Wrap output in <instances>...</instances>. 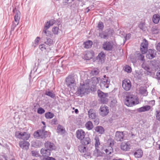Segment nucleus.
Listing matches in <instances>:
<instances>
[{
	"label": "nucleus",
	"mask_w": 160,
	"mask_h": 160,
	"mask_svg": "<svg viewBox=\"0 0 160 160\" xmlns=\"http://www.w3.org/2000/svg\"><path fill=\"white\" fill-rule=\"evenodd\" d=\"M94 56V52L92 51H88L86 53L84 58L87 60H89L92 58Z\"/></svg>",
	"instance_id": "nucleus-24"
},
{
	"label": "nucleus",
	"mask_w": 160,
	"mask_h": 160,
	"mask_svg": "<svg viewBox=\"0 0 160 160\" xmlns=\"http://www.w3.org/2000/svg\"><path fill=\"white\" fill-rule=\"evenodd\" d=\"M54 116V114L50 112H48L45 114V117L48 119L52 118Z\"/></svg>",
	"instance_id": "nucleus-42"
},
{
	"label": "nucleus",
	"mask_w": 160,
	"mask_h": 160,
	"mask_svg": "<svg viewBox=\"0 0 160 160\" xmlns=\"http://www.w3.org/2000/svg\"><path fill=\"white\" fill-rule=\"evenodd\" d=\"M139 93L143 96H146L147 95V92L146 88L143 87H141L139 88Z\"/></svg>",
	"instance_id": "nucleus-32"
},
{
	"label": "nucleus",
	"mask_w": 160,
	"mask_h": 160,
	"mask_svg": "<svg viewBox=\"0 0 160 160\" xmlns=\"http://www.w3.org/2000/svg\"><path fill=\"white\" fill-rule=\"evenodd\" d=\"M99 148H97L95 149L93 152V155L96 157H99L102 156L103 154V153L101 152L99 150Z\"/></svg>",
	"instance_id": "nucleus-26"
},
{
	"label": "nucleus",
	"mask_w": 160,
	"mask_h": 160,
	"mask_svg": "<svg viewBox=\"0 0 160 160\" xmlns=\"http://www.w3.org/2000/svg\"><path fill=\"white\" fill-rule=\"evenodd\" d=\"M112 102H113L115 104L117 103V101L115 100H114L113 101H112Z\"/></svg>",
	"instance_id": "nucleus-64"
},
{
	"label": "nucleus",
	"mask_w": 160,
	"mask_h": 160,
	"mask_svg": "<svg viewBox=\"0 0 160 160\" xmlns=\"http://www.w3.org/2000/svg\"><path fill=\"white\" fill-rule=\"evenodd\" d=\"M45 94L52 98H54L55 96V94L52 91H47L45 92Z\"/></svg>",
	"instance_id": "nucleus-36"
},
{
	"label": "nucleus",
	"mask_w": 160,
	"mask_h": 160,
	"mask_svg": "<svg viewBox=\"0 0 160 160\" xmlns=\"http://www.w3.org/2000/svg\"><path fill=\"white\" fill-rule=\"evenodd\" d=\"M138 103L137 98L134 95H130L127 97L125 103L128 106L132 107Z\"/></svg>",
	"instance_id": "nucleus-3"
},
{
	"label": "nucleus",
	"mask_w": 160,
	"mask_h": 160,
	"mask_svg": "<svg viewBox=\"0 0 160 160\" xmlns=\"http://www.w3.org/2000/svg\"><path fill=\"white\" fill-rule=\"evenodd\" d=\"M159 31V29L157 26L153 27L152 28V32L153 34H158Z\"/></svg>",
	"instance_id": "nucleus-41"
},
{
	"label": "nucleus",
	"mask_w": 160,
	"mask_h": 160,
	"mask_svg": "<svg viewBox=\"0 0 160 160\" xmlns=\"http://www.w3.org/2000/svg\"><path fill=\"white\" fill-rule=\"evenodd\" d=\"M66 3H68V2H72L74 0H66Z\"/></svg>",
	"instance_id": "nucleus-60"
},
{
	"label": "nucleus",
	"mask_w": 160,
	"mask_h": 160,
	"mask_svg": "<svg viewBox=\"0 0 160 160\" xmlns=\"http://www.w3.org/2000/svg\"><path fill=\"white\" fill-rule=\"evenodd\" d=\"M131 37V34L130 33H128L126 35L125 37V40H124V43H125L126 41L128 39H129Z\"/></svg>",
	"instance_id": "nucleus-54"
},
{
	"label": "nucleus",
	"mask_w": 160,
	"mask_h": 160,
	"mask_svg": "<svg viewBox=\"0 0 160 160\" xmlns=\"http://www.w3.org/2000/svg\"><path fill=\"white\" fill-rule=\"evenodd\" d=\"M55 22V20L53 19H52L48 22L45 26V28L48 29L50 26H52Z\"/></svg>",
	"instance_id": "nucleus-27"
},
{
	"label": "nucleus",
	"mask_w": 160,
	"mask_h": 160,
	"mask_svg": "<svg viewBox=\"0 0 160 160\" xmlns=\"http://www.w3.org/2000/svg\"><path fill=\"white\" fill-rule=\"evenodd\" d=\"M126 133L124 131H117L115 133V139L117 141H122L127 139Z\"/></svg>",
	"instance_id": "nucleus-6"
},
{
	"label": "nucleus",
	"mask_w": 160,
	"mask_h": 160,
	"mask_svg": "<svg viewBox=\"0 0 160 160\" xmlns=\"http://www.w3.org/2000/svg\"><path fill=\"white\" fill-rule=\"evenodd\" d=\"M88 117L91 120H94L97 117L95 111L93 109H90L88 111Z\"/></svg>",
	"instance_id": "nucleus-18"
},
{
	"label": "nucleus",
	"mask_w": 160,
	"mask_h": 160,
	"mask_svg": "<svg viewBox=\"0 0 160 160\" xmlns=\"http://www.w3.org/2000/svg\"><path fill=\"white\" fill-rule=\"evenodd\" d=\"M143 54L140 53L138 52H135V55L137 59L142 61H145L144 56Z\"/></svg>",
	"instance_id": "nucleus-25"
},
{
	"label": "nucleus",
	"mask_w": 160,
	"mask_h": 160,
	"mask_svg": "<svg viewBox=\"0 0 160 160\" xmlns=\"http://www.w3.org/2000/svg\"><path fill=\"white\" fill-rule=\"evenodd\" d=\"M94 140L95 141V148L96 149H97V148H99V146L100 145V143L98 137H96L94 139Z\"/></svg>",
	"instance_id": "nucleus-35"
},
{
	"label": "nucleus",
	"mask_w": 160,
	"mask_h": 160,
	"mask_svg": "<svg viewBox=\"0 0 160 160\" xmlns=\"http://www.w3.org/2000/svg\"><path fill=\"white\" fill-rule=\"evenodd\" d=\"M57 121L56 119H52L51 122V123L52 124H56L57 123Z\"/></svg>",
	"instance_id": "nucleus-57"
},
{
	"label": "nucleus",
	"mask_w": 160,
	"mask_h": 160,
	"mask_svg": "<svg viewBox=\"0 0 160 160\" xmlns=\"http://www.w3.org/2000/svg\"><path fill=\"white\" fill-rule=\"evenodd\" d=\"M149 104L152 105V106L155 104V101L154 100H151L149 101Z\"/></svg>",
	"instance_id": "nucleus-59"
},
{
	"label": "nucleus",
	"mask_w": 160,
	"mask_h": 160,
	"mask_svg": "<svg viewBox=\"0 0 160 160\" xmlns=\"http://www.w3.org/2000/svg\"><path fill=\"white\" fill-rule=\"evenodd\" d=\"M99 36L101 38L106 39L107 38L108 35V34L105 32H102L99 33Z\"/></svg>",
	"instance_id": "nucleus-43"
},
{
	"label": "nucleus",
	"mask_w": 160,
	"mask_h": 160,
	"mask_svg": "<svg viewBox=\"0 0 160 160\" xmlns=\"http://www.w3.org/2000/svg\"><path fill=\"white\" fill-rule=\"evenodd\" d=\"M40 39L39 37H38L35 40L34 42L32 43V45L34 47H35L37 46L39 43V42Z\"/></svg>",
	"instance_id": "nucleus-45"
},
{
	"label": "nucleus",
	"mask_w": 160,
	"mask_h": 160,
	"mask_svg": "<svg viewBox=\"0 0 160 160\" xmlns=\"http://www.w3.org/2000/svg\"><path fill=\"white\" fill-rule=\"evenodd\" d=\"M156 76V78L158 80H160V70L158 71V72H157Z\"/></svg>",
	"instance_id": "nucleus-55"
},
{
	"label": "nucleus",
	"mask_w": 160,
	"mask_h": 160,
	"mask_svg": "<svg viewBox=\"0 0 160 160\" xmlns=\"http://www.w3.org/2000/svg\"><path fill=\"white\" fill-rule=\"evenodd\" d=\"M105 55L104 52H101L99 53L98 56V59L99 62L101 63H103L105 60Z\"/></svg>",
	"instance_id": "nucleus-23"
},
{
	"label": "nucleus",
	"mask_w": 160,
	"mask_h": 160,
	"mask_svg": "<svg viewBox=\"0 0 160 160\" xmlns=\"http://www.w3.org/2000/svg\"><path fill=\"white\" fill-rule=\"evenodd\" d=\"M139 27L142 30H145V23L143 22H141L139 25Z\"/></svg>",
	"instance_id": "nucleus-46"
},
{
	"label": "nucleus",
	"mask_w": 160,
	"mask_h": 160,
	"mask_svg": "<svg viewBox=\"0 0 160 160\" xmlns=\"http://www.w3.org/2000/svg\"><path fill=\"white\" fill-rule=\"evenodd\" d=\"M57 132L60 134H62L64 133L65 130L62 126L59 125H58L57 127Z\"/></svg>",
	"instance_id": "nucleus-33"
},
{
	"label": "nucleus",
	"mask_w": 160,
	"mask_h": 160,
	"mask_svg": "<svg viewBox=\"0 0 160 160\" xmlns=\"http://www.w3.org/2000/svg\"><path fill=\"white\" fill-rule=\"evenodd\" d=\"M85 135V132L82 129H78L76 131V137L81 140L84 138Z\"/></svg>",
	"instance_id": "nucleus-17"
},
{
	"label": "nucleus",
	"mask_w": 160,
	"mask_h": 160,
	"mask_svg": "<svg viewBox=\"0 0 160 160\" xmlns=\"http://www.w3.org/2000/svg\"><path fill=\"white\" fill-rule=\"evenodd\" d=\"M32 156L36 157H38L39 156V152L38 151H34L32 152Z\"/></svg>",
	"instance_id": "nucleus-51"
},
{
	"label": "nucleus",
	"mask_w": 160,
	"mask_h": 160,
	"mask_svg": "<svg viewBox=\"0 0 160 160\" xmlns=\"http://www.w3.org/2000/svg\"><path fill=\"white\" fill-rule=\"evenodd\" d=\"M20 14L21 13L19 11H16L14 16V22L12 26L11 31H13L15 28L18 25L20 18Z\"/></svg>",
	"instance_id": "nucleus-9"
},
{
	"label": "nucleus",
	"mask_w": 160,
	"mask_h": 160,
	"mask_svg": "<svg viewBox=\"0 0 160 160\" xmlns=\"http://www.w3.org/2000/svg\"><path fill=\"white\" fill-rule=\"evenodd\" d=\"M47 47L44 44H42L39 45V48L42 51H43L46 49Z\"/></svg>",
	"instance_id": "nucleus-49"
},
{
	"label": "nucleus",
	"mask_w": 160,
	"mask_h": 160,
	"mask_svg": "<svg viewBox=\"0 0 160 160\" xmlns=\"http://www.w3.org/2000/svg\"><path fill=\"white\" fill-rule=\"evenodd\" d=\"M45 148L49 151H51L55 149V146L52 143L47 141L44 144Z\"/></svg>",
	"instance_id": "nucleus-20"
},
{
	"label": "nucleus",
	"mask_w": 160,
	"mask_h": 160,
	"mask_svg": "<svg viewBox=\"0 0 160 160\" xmlns=\"http://www.w3.org/2000/svg\"><path fill=\"white\" fill-rule=\"evenodd\" d=\"M122 87L125 90L129 91L131 87V84L130 80L127 79L123 80L122 82Z\"/></svg>",
	"instance_id": "nucleus-13"
},
{
	"label": "nucleus",
	"mask_w": 160,
	"mask_h": 160,
	"mask_svg": "<svg viewBox=\"0 0 160 160\" xmlns=\"http://www.w3.org/2000/svg\"><path fill=\"white\" fill-rule=\"evenodd\" d=\"M42 123L44 125V126L43 127V128H45L46 127V126H45V123L44 122H42Z\"/></svg>",
	"instance_id": "nucleus-63"
},
{
	"label": "nucleus",
	"mask_w": 160,
	"mask_h": 160,
	"mask_svg": "<svg viewBox=\"0 0 160 160\" xmlns=\"http://www.w3.org/2000/svg\"><path fill=\"white\" fill-rule=\"evenodd\" d=\"M130 147V144L129 142H123L121 143L120 145L121 149L125 151L129 150Z\"/></svg>",
	"instance_id": "nucleus-16"
},
{
	"label": "nucleus",
	"mask_w": 160,
	"mask_h": 160,
	"mask_svg": "<svg viewBox=\"0 0 160 160\" xmlns=\"http://www.w3.org/2000/svg\"><path fill=\"white\" fill-rule=\"evenodd\" d=\"M86 10V13H88L90 9H89L88 8H87Z\"/></svg>",
	"instance_id": "nucleus-62"
},
{
	"label": "nucleus",
	"mask_w": 160,
	"mask_h": 160,
	"mask_svg": "<svg viewBox=\"0 0 160 160\" xmlns=\"http://www.w3.org/2000/svg\"><path fill=\"white\" fill-rule=\"evenodd\" d=\"M15 136L17 138L24 140H27L30 138V134L27 132L18 131L15 132Z\"/></svg>",
	"instance_id": "nucleus-4"
},
{
	"label": "nucleus",
	"mask_w": 160,
	"mask_h": 160,
	"mask_svg": "<svg viewBox=\"0 0 160 160\" xmlns=\"http://www.w3.org/2000/svg\"><path fill=\"white\" fill-rule=\"evenodd\" d=\"M88 82V81L87 82H83L82 83H80V86L78 88L77 91L78 94L82 96L88 93L89 91V85Z\"/></svg>",
	"instance_id": "nucleus-2"
},
{
	"label": "nucleus",
	"mask_w": 160,
	"mask_h": 160,
	"mask_svg": "<svg viewBox=\"0 0 160 160\" xmlns=\"http://www.w3.org/2000/svg\"><path fill=\"white\" fill-rule=\"evenodd\" d=\"M96 132L99 134H102L104 132V129L101 126H98L94 128Z\"/></svg>",
	"instance_id": "nucleus-29"
},
{
	"label": "nucleus",
	"mask_w": 160,
	"mask_h": 160,
	"mask_svg": "<svg viewBox=\"0 0 160 160\" xmlns=\"http://www.w3.org/2000/svg\"><path fill=\"white\" fill-rule=\"evenodd\" d=\"M142 68L149 73L152 71H156L159 68V66L155 61H152L144 62L142 65Z\"/></svg>",
	"instance_id": "nucleus-1"
},
{
	"label": "nucleus",
	"mask_w": 160,
	"mask_h": 160,
	"mask_svg": "<svg viewBox=\"0 0 160 160\" xmlns=\"http://www.w3.org/2000/svg\"><path fill=\"white\" fill-rule=\"evenodd\" d=\"M66 83L71 89H74V87L76 85V82L71 75L69 76L66 79Z\"/></svg>",
	"instance_id": "nucleus-8"
},
{
	"label": "nucleus",
	"mask_w": 160,
	"mask_h": 160,
	"mask_svg": "<svg viewBox=\"0 0 160 160\" xmlns=\"http://www.w3.org/2000/svg\"><path fill=\"white\" fill-rule=\"evenodd\" d=\"M19 145L22 149L27 150L29 148V143L27 141H21L19 142Z\"/></svg>",
	"instance_id": "nucleus-19"
},
{
	"label": "nucleus",
	"mask_w": 160,
	"mask_h": 160,
	"mask_svg": "<svg viewBox=\"0 0 160 160\" xmlns=\"http://www.w3.org/2000/svg\"><path fill=\"white\" fill-rule=\"evenodd\" d=\"M100 114L102 117L107 116L109 113L108 107L105 105L102 106L100 108Z\"/></svg>",
	"instance_id": "nucleus-14"
},
{
	"label": "nucleus",
	"mask_w": 160,
	"mask_h": 160,
	"mask_svg": "<svg viewBox=\"0 0 160 160\" xmlns=\"http://www.w3.org/2000/svg\"><path fill=\"white\" fill-rule=\"evenodd\" d=\"M104 26L102 22H100L98 25V28L100 30H102Z\"/></svg>",
	"instance_id": "nucleus-53"
},
{
	"label": "nucleus",
	"mask_w": 160,
	"mask_h": 160,
	"mask_svg": "<svg viewBox=\"0 0 160 160\" xmlns=\"http://www.w3.org/2000/svg\"><path fill=\"white\" fill-rule=\"evenodd\" d=\"M112 144V143H110V146H108L107 148L105 149V152L107 154H109L113 152V149L112 147L111 146Z\"/></svg>",
	"instance_id": "nucleus-30"
},
{
	"label": "nucleus",
	"mask_w": 160,
	"mask_h": 160,
	"mask_svg": "<svg viewBox=\"0 0 160 160\" xmlns=\"http://www.w3.org/2000/svg\"><path fill=\"white\" fill-rule=\"evenodd\" d=\"M58 27L53 28L52 29V32L54 34H58Z\"/></svg>",
	"instance_id": "nucleus-50"
},
{
	"label": "nucleus",
	"mask_w": 160,
	"mask_h": 160,
	"mask_svg": "<svg viewBox=\"0 0 160 160\" xmlns=\"http://www.w3.org/2000/svg\"><path fill=\"white\" fill-rule=\"evenodd\" d=\"M148 46V41L145 39H144L141 44L140 47V50L142 54H145L147 52Z\"/></svg>",
	"instance_id": "nucleus-12"
},
{
	"label": "nucleus",
	"mask_w": 160,
	"mask_h": 160,
	"mask_svg": "<svg viewBox=\"0 0 160 160\" xmlns=\"http://www.w3.org/2000/svg\"><path fill=\"white\" fill-rule=\"evenodd\" d=\"M92 44V41L89 40L84 43V47L86 48H89L91 47Z\"/></svg>",
	"instance_id": "nucleus-38"
},
{
	"label": "nucleus",
	"mask_w": 160,
	"mask_h": 160,
	"mask_svg": "<svg viewBox=\"0 0 160 160\" xmlns=\"http://www.w3.org/2000/svg\"><path fill=\"white\" fill-rule=\"evenodd\" d=\"M160 20V16L159 15L154 14L153 15L152 20L153 22L156 24L158 23Z\"/></svg>",
	"instance_id": "nucleus-31"
},
{
	"label": "nucleus",
	"mask_w": 160,
	"mask_h": 160,
	"mask_svg": "<svg viewBox=\"0 0 160 160\" xmlns=\"http://www.w3.org/2000/svg\"><path fill=\"white\" fill-rule=\"evenodd\" d=\"M48 29L45 28H44L43 31L42 33L48 37H50L51 36V32L50 31L47 30Z\"/></svg>",
	"instance_id": "nucleus-40"
},
{
	"label": "nucleus",
	"mask_w": 160,
	"mask_h": 160,
	"mask_svg": "<svg viewBox=\"0 0 160 160\" xmlns=\"http://www.w3.org/2000/svg\"><path fill=\"white\" fill-rule=\"evenodd\" d=\"M99 71L98 69L95 68L92 71L91 73L93 75H96L99 73Z\"/></svg>",
	"instance_id": "nucleus-48"
},
{
	"label": "nucleus",
	"mask_w": 160,
	"mask_h": 160,
	"mask_svg": "<svg viewBox=\"0 0 160 160\" xmlns=\"http://www.w3.org/2000/svg\"><path fill=\"white\" fill-rule=\"evenodd\" d=\"M45 160H56L55 159L52 157H48L44 158Z\"/></svg>",
	"instance_id": "nucleus-56"
},
{
	"label": "nucleus",
	"mask_w": 160,
	"mask_h": 160,
	"mask_svg": "<svg viewBox=\"0 0 160 160\" xmlns=\"http://www.w3.org/2000/svg\"><path fill=\"white\" fill-rule=\"evenodd\" d=\"M85 126L86 128L88 130L92 129L93 127V125L91 121L87 122L85 124Z\"/></svg>",
	"instance_id": "nucleus-37"
},
{
	"label": "nucleus",
	"mask_w": 160,
	"mask_h": 160,
	"mask_svg": "<svg viewBox=\"0 0 160 160\" xmlns=\"http://www.w3.org/2000/svg\"><path fill=\"white\" fill-rule=\"evenodd\" d=\"M74 111L76 114H77L78 113V110L77 109H75Z\"/></svg>",
	"instance_id": "nucleus-61"
},
{
	"label": "nucleus",
	"mask_w": 160,
	"mask_h": 160,
	"mask_svg": "<svg viewBox=\"0 0 160 160\" xmlns=\"http://www.w3.org/2000/svg\"><path fill=\"white\" fill-rule=\"evenodd\" d=\"M37 112L39 114H42L45 112V110L42 108H38Z\"/></svg>",
	"instance_id": "nucleus-52"
},
{
	"label": "nucleus",
	"mask_w": 160,
	"mask_h": 160,
	"mask_svg": "<svg viewBox=\"0 0 160 160\" xmlns=\"http://www.w3.org/2000/svg\"><path fill=\"white\" fill-rule=\"evenodd\" d=\"M110 83V80L108 77L104 75L101 81L100 85L101 88L102 89L108 88L109 87Z\"/></svg>",
	"instance_id": "nucleus-7"
},
{
	"label": "nucleus",
	"mask_w": 160,
	"mask_h": 160,
	"mask_svg": "<svg viewBox=\"0 0 160 160\" xmlns=\"http://www.w3.org/2000/svg\"><path fill=\"white\" fill-rule=\"evenodd\" d=\"M78 150L81 152H85L86 151V147L83 145H81L78 147Z\"/></svg>",
	"instance_id": "nucleus-39"
},
{
	"label": "nucleus",
	"mask_w": 160,
	"mask_h": 160,
	"mask_svg": "<svg viewBox=\"0 0 160 160\" xmlns=\"http://www.w3.org/2000/svg\"><path fill=\"white\" fill-rule=\"evenodd\" d=\"M151 108L149 105H146L138 109V111L139 112H145L149 111Z\"/></svg>",
	"instance_id": "nucleus-22"
},
{
	"label": "nucleus",
	"mask_w": 160,
	"mask_h": 160,
	"mask_svg": "<svg viewBox=\"0 0 160 160\" xmlns=\"http://www.w3.org/2000/svg\"><path fill=\"white\" fill-rule=\"evenodd\" d=\"M45 43L47 45L50 46L53 44V41L50 38H47Z\"/></svg>",
	"instance_id": "nucleus-47"
},
{
	"label": "nucleus",
	"mask_w": 160,
	"mask_h": 160,
	"mask_svg": "<svg viewBox=\"0 0 160 160\" xmlns=\"http://www.w3.org/2000/svg\"><path fill=\"white\" fill-rule=\"evenodd\" d=\"M40 152L42 156L47 157L50 156L51 153L50 151L45 148H42Z\"/></svg>",
	"instance_id": "nucleus-21"
},
{
	"label": "nucleus",
	"mask_w": 160,
	"mask_h": 160,
	"mask_svg": "<svg viewBox=\"0 0 160 160\" xmlns=\"http://www.w3.org/2000/svg\"><path fill=\"white\" fill-rule=\"evenodd\" d=\"M156 55V51L154 49H149L147 52L146 58L149 59H152L155 57Z\"/></svg>",
	"instance_id": "nucleus-15"
},
{
	"label": "nucleus",
	"mask_w": 160,
	"mask_h": 160,
	"mask_svg": "<svg viewBox=\"0 0 160 160\" xmlns=\"http://www.w3.org/2000/svg\"><path fill=\"white\" fill-rule=\"evenodd\" d=\"M98 95L100 98L101 101L103 103H106L108 102V94L104 93L100 90L98 91Z\"/></svg>",
	"instance_id": "nucleus-10"
},
{
	"label": "nucleus",
	"mask_w": 160,
	"mask_h": 160,
	"mask_svg": "<svg viewBox=\"0 0 160 160\" xmlns=\"http://www.w3.org/2000/svg\"><path fill=\"white\" fill-rule=\"evenodd\" d=\"M125 71L128 73H130L132 71L131 68L128 65H126L124 68Z\"/></svg>",
	"instance_id": "nucleus-44"
},
{
	"label": "nucleus",
	"mask_w": 160,
	"mask_h": 160,
	"mask_svg": "<svg viewBox=\"0 0 160 160\" xmlns=\"http://www.w3.org/2000/svg\"><path fill=\"white\" fill-rule=\"evenodd\" d=\"M47 132L45 131L44 129L38 130L34 132L33 135L37 138H42L45 137Z\"/></svg>",
	"instance_id": "nucleus-11"
},
{
	"label": "nucleus",
	"mask_w": 160,
	"mask_h": 160,
	"mask_svg": "<svg viewBox=\"0 0 160 160\" xmlns=\"http://www.w3.org/2000/svg\"><path fill=\"white\" fill-rule=\"evenodd\" d=\"M143 155V152L141 149H138L134 153V155L135 157L140 158L142 157Z\"/></svg>",
	"instance_id": "nucleus-28"
},
{
	"label": "nucleus",
	"mask_w": 160,
	"mask_h": 160,
	"mask_svg": "<svg viewBox=\"0 0 160 160\" xmlns=\"http://www.w3.org/2000/svg\"><path fill=\"white\" fill-rule=\"evenodd\" d=\"M91 142L90 139L89 138L86 137L81 142L82 145L86 146L87 145L90 143Z\"/></svg>",
	"instance_id": "nucleus-34"
},
{
	"label": "nucleus",
	"mask_w": 160,
	"mask_h": 160,
	"mask_svg": "<svg viewBox=\"0 0 160 160\" xmlns=\"http://www.w3.org/2000/svg\"><path fill=\"white\" fill-rule=\"evenodd\" d=\"M116 47V43L115 42L112 41H106L104 42L102 44L103 48L106 50H112Z\"/></svg>",
	"instance_id": "nucleus-5"
},
{
	"label": "nucleus",
	"mask_w": 160,
	"mask_h": 160,
	"mask_svg": "<svg viewBox=\"0 0 160 160\" xmlns=\"http://www.w3.org/2000/svg\"><path fill=\"white\" fill-rule=\"evenodd\" d=\"M156 49L157 50L160 52V42L158 43L156 45Z\"/></svg>",
	"instance_id": "nucleus-58"
}]
</instances>
